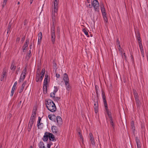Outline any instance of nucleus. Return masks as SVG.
<instances>
[{
  "label": "nucleus",
  "instance_id": "nucleus-1",
  "mask_svg": "<svg viewBox=\"0 0 148 148\" xmlns=\"http://www.w3.org/2000/svg\"><path fill=\"white\" fill-rule=\"evenodd\" d=\"M45 103L47 108L48 110L52 112H54L56 110V105L53 102L51 99H48L46 100Z\"/></svg>",
  "mask_w": 148,
  "mask_h": 148
},
{
  "label": "nucleus",
  "instance_id": "nucleus-2",
  "mask_svg": "<svg viewBox=\"0 0 148 148\" xmlns=\"http://www.w3.org/2000/svg\"><path fill=\"white\" fill-rule=\"evenodd\" d=\"M51 41L52 43L54 44L55 43L56 38L55 26L54 24L51 27Z\"/></svg>",
  "mask_w": 148,
  "mask_h": 148
},
{
  "label": "nucleus",
  "instance_id": "nucleus-3",
  "mask_svg": "<svg viewBox=\"0 0 148 148\" xmlns=\"http://www.w3.org/2000/svg\"><path fill=\"white\" fill-rule=\"evenodd\" d=\"M101 10V11L104 21L106 23L108 22V20L106 16V11L105 9L104 8L103 5L101 4L100 5Z\"/></svg>",
  "mask_w": 148,
  "mask_h": 148
},
{
  "label": "nucleus",
  "instance_id": "nucleus-4",
  "mask_svg": "<svg viewBox=\"0 0 148 148\" xmlns=\"http://www.w3.org/2000/svg\"><path fill=\"white\" fill-rule=\"evenodd\" d=\"M91 4H92L95 10L96 11L99 12V3L97 0H94L93 1H91Z\"/></svg>",
  "mask_w": 148,
  "mask_h": 148
},
{
  "label": "nucleus",
  "instance_id": "nucleus-5",
  "mask_svg": "<svg viewBox=\"0 0 148 148\" xmlns=\"http://www.w3.org/2000/svg\"><path fill=\"white\" fill-rule=\"evenodd\" d=\"M58 1L59 0H54V5H53V12H52V14H55V13H57L58 12Z\"/></svg>",
  "mask_w": 148,
  "mask_h": 148
},
{
  "label": "nucleus",
  "instance_id": "nucleus-6",
  "mask_svg": "<svg viewBox=\"0 0 148 148\" xmlns=\"http://www.w3.org/2000/svg\"><path fill=\"white\" fill-rule=\"evenodd\" d=\"M94 108L95 113H97L98 111V103L97 101L95 102L94 101Z\"/></svg>",
  "mask_w": 148,
  "mask_h": 148
},
{
  "label": "nucleus",
  "instance_id": "nucleus-7",
  "mask_svg": "<svg viewBox=\"0 0 148 148\" xmlns=\"http://www.w3.org/2000/svg\"><path fill=\"white\" fill-rule=\"evenodd\" d=\"M50 120L54 122H56V116L54 114H49L48 116Z\"/></svg>",
  "mask_w": 148,
  "mask_h": 148
},
{
  "label": "nucleus",
  "instance_id": "nucleus-8",
  "mask_svg": "<svg viewBox=\"0 0 148 148\" xmlns=\"http://www.w3.org/2000/svg\"><path fill=\"white\" fill-rule=\"evenodd\" d=\"M63 80L64 81V83H67V82L69 81L68 75L66 73L64 74Z\"/></svg>",
  "mask_w": 148,
  "mask_h": 148
},
{
  "label": "nucleus",
  "instance_id": "nucleus-9",
  "mask_svg": "<svg viewBox=\"0 0 148 148\" xmlns=\"http://www.w3.org/2000/svg\"><path fill=\"white\" fill-rule=\"evenodd\" d=\"M48 138L49 139V140L50 141H53L55 139V137L53 135V134L51 133H48Z\"/></svg>",
  "mask_w": 148,
  "mask_h": 148
},
{
  "label": "nucleus",
  "instance_id": "nucleus-10",
  "mask_svg": "<svg viewBox=\"0 0 148 148\" xmlns=\"http://www.w3.org/2000/svg\"><path fill=\"white\" fill-rule=\"evenodd\" d=\"M57 123L59 125H61L62 123V120L61 118L59 116H58L56 118Z\"/></svg>",
  "mask_w": 148,
  "mask_h": 148
},
{
  "label": "nucleus",
  "instance_id": "nucleus-11",
  "mask_svg": "<svg viewBox=\"0 0 148 148\" xmlns=\"http://www.w3.org/2000/svg\"><path fill=\"white\" fill-rule=\"evenodd\" d=\"M41 118L40 116L39 117L38 120L37 121V126H38V129H41L42 128V127H40V125H41L42 124H43L42 123H40V121H41Z\"/></svg>",
  "mask_w": 148,
  "mask_h": 148
},
{
  "label": "nucleus",
  "instance_id": "nucleus-12",
  "mask_svg": "<svg viewBox=\"0 0 148 148\" xmlns=\"http://www.w3.org/2000/svg\"><path fill=\"white\" fill-rule=\"evenodd\" d=\"M48 132H46L45 134V135L43 136L42 138L43 141L44 142L47 141L48 140Z\"/></svg>",
  "mask_w": 148,
  "mask_h": 148
},
{
  "label": "nucleus",
  "instance_id": "nucleus-13",
  "mask_svg": "<svg viewBox=\"0 0 148 148\" xmlns=\"http://www.w3.org/2000/svg\"><path fill=\"white\" fill-rule=\"evenodd\" d=\"M51 130L53 133H57L58 132V130L56 126H53L51 127Z\"/></svg>",
  "mask_w": 148,
  "mask_h": 148
},
{
  "label": "nucleus",
  "instance_id": "nucleus-14",
  "mask_svg": "<svg viewBox=\"0 0 148 148\" xmlns=\"http://www.w3.org/2000/svg\"><path fill=\"white\" fill-rule=\"evenodd\" d=\"M6 73V72L4 70H3L2 72V74L0 78V80L1 81L3 80L4 79L5 77H6V76H5Z\"/></svg>",
  "mask_w": 148,
  "mask_h": 148
},
{
  "label": "nucleus",
  "instance_id": "nucleus-15",
  "mask_svg": "<svg viewBox=\"0 0 148 148\" xmlns=\"http://www.w3.org/2000/svg\"><path fill=\"white\" fill-rule=\"evenodd\" d=\"M65 85H66V89L68 91L70 90L71 89V87L69 84V81L67 82V83H65Z\"/></svg>",
  "mask_w": 148,
  "mask_h": 148
},
{
  "label": "nucleus",
  "instance_id": "nucleus-16",
  "mask_svg": "<svg viewBox=\"0 0 148 148\" xmlns=\"http://www.w3.org/2000/svg\"><path fill=\"white\" fill-rule=\"evenodd\" d=\"M48 75H46L44 79V81L43 82V85L44 86L47 85L48 83Z\"/></svg>",
  "mask_w": 148,
  "mask_h": 148
},
{
  "label": "nucleus",
  "instance_id": "nucleus-17",
  "mask_svg": "<svg viewBox=\"0 0 148 148\" xmlns=\"http://www.w3.org/2000/svg\"><path fill=\"white\" fill-rule=\"evenodd\" d=\"M16 69V66H14V61L13 60L11 64L10 69L14 71Z\"/></svg>",
  "mask_w": 148,
  "mask_h": 148
},
{
  "label": "nucleus",
  "instance_id": "nucleus-18",
  "mask_svg": "<svg viewBox=\"0 0 148 148\" xmlns=\"http://www.w3.org/2000/svg\"><path fill=\"white\" fill-rule=\"evenodd\" d=\"M133 92L134 96V97L135 99H138V93L137 92L136 90L133 89Z\"/></svg>",
  "mask_w": 148,
  "mask_h": 148
},
{
  "label": "nucleus",
  "instance_id": "nucleus-19",
  "mask_svg": "<svg viewBox=\"0 0 148 148\" xmlns=\"http://www.w3.org/2000/svg\"><path fill=\"white\" fill-rule=\"evenodd\" d=\"M33 123H32L31 122H29L28 126V128H27L28 130V132H29L30 131V130L32 128V125H33Z\"/></svg>",
  "mask_w": 148,
  "mask_h": 148
},
{
  "label": "nucleus",
  "instance_id": "nucleus-20",
  "mask_svg": "<svg viewBox=\"0 0 148 148\" xmlns=\"http://www.w3.org/2000/svg\"><path fill=\"white\" fill-rule=\"evenodd\" d=\"M139 44L141 53L144 52L142 44L141 41L139 42Z\"/></svg>",
  "mask_w": 148,
  "mask_h": 148
},
{
  "label": "nucleus",
  "instance_id": "nucleus-21",
  "mask_svg": "<svg viewBox=\"0 0 148 148\" xmlns=\"http://www.w3.org/2000/svg\"><path fill=\"white\" fill-rule=\"evenodd\" d=\"M135 140L136 142L137 146H141V143L139 139L138 138L137 136L135 137Z\"/></svg>",
  "mask_w": 148,
  "mask_h": 148
},
{
  "label": "nucleus",
  "instance_id": "nucleus-22",
  "mask_svg": "<svg viewBox=\"0 0 148 148\" xmlns=\"http://www.w3.org/2000/svg\"><path fill=\"white\" fill-rule=\"evenodd\" d=\"M47 85L44 86L43 85V93L44 94H46L47 93Z\"/></svg>",
  "mask_w": 148,
  "mask_h": 148
},
{
  "label": "nucleus",
  "instance_id": "nucleus-23",
  "mask_svg": "<svg viewBox=\"0 0 148 148\" xmlns=\"http://www.w3.org/2000/svg\"><path fill=\"white\" fill-rule=\"evenodd\" d=\"M135 100L137 107H139L141 103L139 99H135Z\"/></svg>",
  "mask_w": 148,
  "mask_h": 148
},
{
  "label": "nucleus",
  "instance_id": "nucleus-24",
  "mask_svg": "<svg viewBox=\"0 0 148 148\" xmlns=\"http://www.w3.org/2000/svg\"><path fill=\"white\" fill-rule=\"evenodd\" d=\"M131 127L132 129L134 131L135 130V127L134 126V123L133 121H131Z\"/></svg>",
  "mask_w": 148,
  "mask_h": 148
},
{
  "label": "nucleus",
  "instance_id": "nucleus-25",
  "mask_svg": "<svg viewBox=\"0 0 148 148\" xmlns=\"http://www.w3.org/2000/svg\"><path fill=\"white\" fill-rule=\"evenodd\" d=\"M31 51L29 50V52L28 54L27 55L26 58H27V59H29L31 56Z\"/></svg>",
  "mask_w": 148,
  "mask_h": 148
},
{
  "label": "nucleus",
  "instance_id": "nucleus-26",
  "mask_svg": "<svg viewBox=\"0 0 148 148\" xmlns=\"http://www.w3.org/2000/svg\"><path fill=\"white\" fill-rule=\"evenodd\" d=\"M82 31L88 37H89L88 33L85 28L83 29Z\"/></svg>",
  "mask_w": 148,
  "mask_h": 148
},
{
  "label": "nucleus",
  "instance_id": "nucleus-27",
  "mask_svg": "<svg viewBox=\"0 0 148 148\" xmlns=\"http://www.w3.org/2000/svg\"><path fill=\"white\" fill-rule=\"evenodd\" d=\"M102 97L103 100L106 99V96L104 92L102 90Z\"/></svg>",
  "mask_w": 148,
  "mask_h": 148
},
{
  "label": "nucleus",
  "instance_id": "nucleus-28",
  "mask_svg": "<svg viewBox=\"0 0 148 148\" xmlns=\"http://www.w3.org/2000/svg\"><path fill=\"white\" fill-rule=\"evenodd\" d=\"M54 90H53V95H55L56 93L57 92L58 90V88L57 86L54 87Z\"/></svg>",
  "mask_w": 148,
  "mask_h": 148
},
{
  "label": "nucleus",
  "instance_id": "nucleus-29",
  "mask_svg": "<svg viewBox=\"0 0 148 148\" xmlns=\"http://www.w3.org/2000/svg\"><path fill=\"white\" fill-rule=\"evenodd\" d=\"M40 75H36V82H38L40 81Z\"/></svg>",
  "mask_w": 148,
  "mask_h": 148
},
{
  "label": "nucleus",
  "instance_id": "nucleus-30",
  "mask_svg": "<svg viewBox=\"0 0 148 148\" xmlns=\"http://www.w3.org/2000/svg\"><path fill=\"white\" fill-rule=\"evenodd\" d=\"M29 38H27L25 42V43L24 44V45H25V46H27V47H28V44L29 43Z\"/></svg>",
  "mask_w": 148,
  "mask_h": 148
},
{
  "label": "nucleus",
  "instance_id": "nucleus-31",
  "mask_svg": "<svg viewBox=\"0 0 148 148\" xmlns=\"http://www.w3.org/2000/svg\"><path fill=\"white\" fill-rule=\"evenodd\" d=\"M44 145V143L42 142H40L38 144L39 147L40 148H42V147Z\"/></svg>",
  "mask_w": 148,
  "mask_h": 148
},
{
  "label": "nucleus",
  "instance_id": "nucleus-32",
  "mask_svg": "<svg viewBox=\"0 0 148 148\" xmlns=\"http://www.w3.org/2000/svg\"><path fill=\"white\" fill-rule=\"evenodd\" d=\"M26 71H27V69L26 67H25V69L23 70L22 73H21V74H22H22H24L23 75H26Z\"/></svg>",
  "mask_w": 148,
  "mask_h": 148
},
{
  "label": "nucleus",
  "instance_id": "nucleus-33",
  "mask_svg": "<svg viewBox=\"0 0 148 148\" xmlns=\"http://www.w3.org/2000/svg\"><path fill=\"white\" fill-rule=\"evenodd\" d=\"M11 25H9L8 26V28L7 30V33H8L10 31L11 28Z\"/></svg>",
  "mask_w": 148,
  "mask_h": 148
},
{
  "label": "nucleus",
  "instance_id": "nucleus-34",
  "mask_svg": "<svg viewBox=\"0 0 148 148\" xmlns=\"http://www.w3.org/2000/svg\"><path fill=\"white\" fill-rule=\"evenodd\" d=\"M34 117H33L32 116H31L29 122L34 123Z\"/></svg>",
  "mask_w": 148,
  "mask_h": 148
},
{
  "label": "nucleus",
  "instance_id": "nucleus-35",
  "mask_svg": "<svg viewBox=\"0 0 148 148\" xmlns=\"http://www.w3.org/2000/svg\"><path fill=\"white\" fill-rule=\"evenodd\" d=\"M38 38L42 39V34L41 32H39L38 34Z\"/></svg>",
  "mask_w": 148,
  "mask_h": 148
},
{
  "label": "nucleus",
  "instance_id": "nucleus-36",
  "mask_svg": "<svg viewBox=\"0 0 148 148\" xmlns=\"http://www.w3.org/2000/svg\"><path fill=\"white\" fill-rule=\"evenodd\" d=\"M27 47L26 46H25V45H24L23 46L22 48V49L23 50V52H25V50L26 51V49H27Z\"/></svg>",
  "mask_w": 148,
  "mask_h": 148
},
{
  "label": "nucleus",
  "instance_id": "nucleus-37",
  "mask_svg": "<svg viewBox=\"0 0 148 148\" xmlns=\"http://www.w3.org/2000/svg\"><path fill=\"white\" fill-rule=\"evenodd\" d=\"M103 101L104 103L105 107H108V105L106 99L103 100Z\"/></svg>",
  "mask_w": 148,
  "mask_h": 148
},
{
  "label": "nucleus",
  "instance_id": "nucleus-38",
  "mask_svg": "<svg viewBox=\"0 0 148 148\" xmlns=\"http://www.w3.org/2000/svg\"><path fill=\"white\" fill-rule=\"evenodd\" d=\"M17 84V82L16 81L14 83V84L12 88V89L15 90L16 89V86Z\"/></svg>",
  "mask_w": 148,
  "mask_h": 148
},
{
  "label": "nucleus",
  "instance_id": "nucleus-39",
  "mask_svg": "<svg viewBox=\"0 0 148 148\" xmlns=\"http://www.w3.org/2000/svg\"><path fill=\"white\" fill-rule=\"evenodd\" d=\"M137 39L138 41V42H139L141 41V42H142L139 34H138L137 36Z\"/></svg>",
  "mask_w": 148,
  "mask_h": 148
},
{
  "label": "nucleus",
  "instance_id": "nucleus-40",
  "mask_svg": "<svg viewBox=\"0 0 148 148\" xmlns=\"http://www.w3.org/2000/svg\"><path fill=\"white\" fill-rule=\"evenodd\" d=\"M110 123L111 125H112L113 129H114L115 127V125H114V123L113 121L110 122Z\"/></svg>",
  "mask_w": 148,
  "mask_h": 148
},
{
  "label": "nucleus",
  "instance_id": "nucleus-41",
  "mask_svg": "<svg viewBox=\"0 0 148 148\" xmlns=\"http://www.w3.org/2000/svg\"><path fill=\"white\" fill-rule=\"evenodd\" d=\"M90 143L91 144L93 145H95V142L94 139V140H90Z\"/></svg>",
  "mask_w": 148,
  "mask_h": 148
},
{
  "label": "nucleus",
  "instance_id": "nucleus-42",
  "mask_svg": "<svg viewBox=\"0 0 148 148\" xmlns=\"http://www.w3.org/2000/svg\"><path fill=\"white\" fill-rule=\"evenodd\" d=\"M53 66L54 67V69H56L57 64L55 62V61H53Z\"/></svg>",
  "mask_w": 148,
  "mask_h": 148
},
{
  "label": "nucleus",
  "instance_id": "nucleus-43",
  "mask_svg": "<svg viewBox=\"0 0 148 148\" xmlns=\"http://www.w3.org/2000/svg\"><path fill=\"white\" fill-rule=\"evenodd\" d=\"M44 76V74H42V75H41L40 76V82H41L42 81V80L43 79Z\"/></svg>",
  "mask_w": 148,
  "mask_h": 148
},
{
  "label": "nucleus",
  "instance_id": "nucleus-44",
  "mask_svg": "<svg viewBox=\"0 0 148 148\" xmlns=\"http://www.w3.org/2000/svg\"><path fill=\"white\" fill-rule=\"evenodd\" d=\"M116 44L117 45H121L120 42L119 41V38L117 39Z\"/></svg>",
  "mask_w": 148,
  "mask_h": 148
},
{
  "label": "nucleus",
  "instance_id": "nucleus-45",
  "mask_svg": "<svg viewBox=\"0 0 148 148\" xmlns=\"http://www.w3.org/2000/svg\"><path fill=\"white\" fill-rule=\"evenodd\" d=\"M45 69H43L41 71L40 74V75H42V74H44V75L45 73Z\"/></svg>",
  "mask_w": 148,
  "mask_h": 148
},
{
  "label": "nucleus",
  "instance_id": "nucleus-46",
  "mask_svg": "<svg viewBox=\"0 0 148 148\" xmlns=\"http://www.w3.org/2000/svg\"><path fill=\"white\" fill-rule=\"evenodd\" d=\"M99 88V87L97 85H96L95 86V90L96 92H98V89Z\"/></svg>",
  "mask_w": 148,
  "mask_h": 148
},
{
  "label": "nucleus",
  "instance_id": "nucleus-47",
  "mask_svg": "<svg viewBox=\"0 0 148 148\" xmlns=\"http://www.w3.org/2000/svg\"><path fill=\"white\" fill-rule=\"evenodd\" d=\"M22 74H21L20 77V79L18 81L19 82H23V81L24 80H23L22 79Z\"/></svg>",
  "mask_w": 148,
  "mask_h": 148
},
{
  "label": "nucleus",
  "instance_id": "nucleus-48",
  "mask_svg": "<svg viewBox=\"0 0 148 148\" xmlns=\"http://www.w3.org/2000/svg\"><path fill=\"white\" fill-rule=\"evenodd\" d=\"M105 108L106 112L108 114H109V113H110V112H109L108 107H105Z\"/></svg>",
  "mask_w": 148,
  "mask_h": 148
},
{
  "label": "nucleus",
  "instance_id": "nucleus-49",
  "mask_svg": "<svg viewBox=\"0 0 148 148\" xmlns=\"http://www.w3.org/2000/svg\"><path fill=\"white\" fill-rule=\"evenodd\" d=\"M24 87L23 86V87L22 85L20 89V91H19L20 93H21L23 92V89L24 88Z\"/></svg>",
  "mask_w": 148,
  "mask_h": 148
},
{
  "label": "nucleus",
  "instance_id": "nucleus-50",
  "mask_svg": "<svg viewBox=\"0 0 148 148\" xmlns=\"http://www.w3.org/2000/svg\"><path fill=\"white\" fill-rule=\"evenodd\" d=\"M42 39L38 38V45H40L41 43Z\"/></svg>",
  "mask_w": 148,
  "mask_h": 148
},
{
  "label": "nucleus",
  "instance_id": "nucleus-51",
  "mask_svg": "<svg viewBox=\"0 0 148 148\" xmlns=\"http://www.w3.org/2000/svg\"><path fill=\"white\" fill-rule=\"evenodd\" d=\"M28 21L26 19H25L24 21V25H25L27 24Z\"/></svg>",
  "mask_w": 148,
  "mask_h": 148
},
{
  "label": "nucleus",
  "instance_id": "nucleus-52",
  "mask_svg": "<svg viewBox=\"0 0 148 148\" xmlns=\"http://www.w3.org/2000/svg\"><path fill=\"white\" fill-rule=\"evenodd\" d=\"M123 56H124V58L123 57H122L125 60H126L127 57H126V55L125 53H123Z\"/></svg>",
  "mask_w": 148,
  "mask_h": 148
},
{
  "label": "nucleus",
  "instance_id": "nucleus-53",
  "mask_svg": "<svg viewBox=\"0 0 148 148\" xmlns=\"http://www.w3.org/2000/svg\"><path fill=\"white\" fill-rule=\"evenodd\" d=\"M8 0H4L3 1V7H4V5H5Z\"/></svg>",
  "mask_w": 148,
  "mask_h": 148
},
{
  "label": "nucleus",
  "instance_id": "nucleus-54",
  "mask_svg": "<svg viewBox=\"0 0 148 148\" xmlns=\"http://www.w3.org/2000/svg\"><path fill=\"white\" fill-rule=\"evenodd\" d=\"M50 97L53 98H55V95H53V93H52V92H51L50 94Z\"/></svg>",
  "mask_w": 148,
  "mask_h": 148
},
{
  "label": "nucleus",
  "instance_id": "nucleus-55",
  "mask_svg": "<svg viewBox=\"0 0 148 148\" xmlns=\"http://www.w3.org/2000/svg\"><path fill=\"white\" fill-rule=\"evenodd\" d=\"M40 70L38 69L37 71L36 72V75H40Z\"/></svg>",
  "mask_w": 148,
  "mask_h": 148
},
{
  "label": "nucleus",
  "instance_id": "nucleus-56",
  "mask_svg": "<svg viewBox=\"0 0 148 148\" xmlns=\"http://www.w3.org/2000/svg\"><path fill=\"white\" fill-rule=\"evenodd\" d=\"M36 110H33V111L32 114H34L36 115Z\"/></svg>",
  "mask_w": 148,
  "mask_h": 148
},
{
  "label": "nucleus",
  "instance_id": "nucleus-57",
  "mask_svg": "<svg viewBox=\"0 0 148 148\" xmlns=\"http://www.w3.org/2000/svg\"><path fill=\"white\" fill-rule=\"evenodd\" d=\"M14 90L12 89V91H11V94L10 95V96H12L13 95V94L14 93Z\"/></svg>",
  "mask_w": 148,
  "mask_h": 148
},
{
  "label": "nucleus",
  "instance_id": "nucleus-58",
  "mask_svg": "<svg viewBox=\"0 0 148 148\" xmlns=\"http://www.w3.org/2000/svg\"><path fill=\"white\" fill-rule=\"evenodd\" d=\"M26 83H27V81H25L22 85V86L23 87V86L24 87L25 86V85H26Z\"/></svg>",
  "mask_w": 148,
  "mask_h": 148
},
{
  "label": "nucleus",
  "instance_id": "nucleus-59",
  "mask_svg": "<svg viewBox=\"0 0 148 148\" xmlns=\"http://www.w3.org/2000/svg\"><path fill=\"white\" fill-rule=\"evenodd\" d=\"M26 83H27V81H25L22 85V86L23 87V86L24 87L25 86V85H26Z\"/></svg>",
  "mask_w": 148,
  "mask_h": 148
},
{
  "label": "nucleus",
  "instance_id": "nucleus-60",
  "mask_svg": "<svg viewBox=\"0 0 148 148\" xmlns=\"http://www.w3.org/2000/svg\"><path fill=\"white\" fill-rule=\"evenodd\" d=\"M26 83H27V81H25L22 85V86L23 87V86L24 87L25 86V85H26Z\"/></svg>",
  "mask_w": 148,
  "mask_h": 148
},
{
  "label": "nucleus",
  "instance_id": "nucleus-61",
  "mask_svg": "<svg viewBox=\"0 0 148 148\" xmlns=\"http://www.w3.org/2000/svg\"><path fill=\"white\" fill-rule=\"evenodd\" d=\"M55 99V100H56V101H57V100H59L60 98V97H55V98H54Z\"/></svg>",
  "mask_w": 148,
  "mask_h": 148
},
{
  "label": "nucleus",
  "instance_id": "nucleus-62",
  "mask_svg": "<svg viewBox=\"0 0 148 148\" xmlns=\"http://www.w3.org/2000/svg\"><path fill=\"white\" fill-rule=\"evenodd\" d=\"M20 40V38L19 37H18L17 38L16 40V42H19Z\"/></svg>",
  "mask_w": 148,
  "mask_h": 148
},
{
  "label": "nucleus",
  "instance_id": "nucleus-63",
  "mask_svg": "<svg viewBox=\"0 0 148 148\" xmlns=\"http://www.w3.org/2000/svg\"><path fill=\"white\" fill-rule=\"evenodd\" d=\"M92 6H93L92 4H91V5H90V4H89L88 5V7L90 8H92Z\"/></svg>",
  "mask_w": 148,
  "mask_h": 148
},
{
  "label": "nucleus",
  "instance_id": "nucleus-64",
  "mask_svg": "<svg viewBox=\"0 0 148 148\" xmlns=\"http://www.w3.org/2000/svg\"><path fill=\"white\" fill-rule=\"evenodd\" d=\"M56 77L57 78H59L60 77V75L59 74L56 73Z\"/></svg>",
  "mask_w": 148,
  "mask_h": 148
}]
</instances>
